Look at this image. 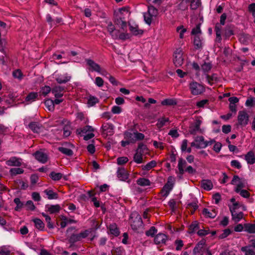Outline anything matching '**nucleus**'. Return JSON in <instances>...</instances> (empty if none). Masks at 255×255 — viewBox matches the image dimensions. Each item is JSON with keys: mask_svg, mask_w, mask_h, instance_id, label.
<instances>
[{"mask_svg": "<svg viewBox=\"0 0 255 255\" xmlns=\"http://www.w3.org/2000/svg\"><path fill=\"white\" fill-rule=\"evenodd\" d=\"M130 225L132 230H137L142 225V221L141 216L136 213L131 215Z\"/></svg>", "mask_w": 255, "mask_h": 255, "instance_id": "obj_1", "label": "nucleus"}, {"mask_svg": "<svg viewBox=\"0 0 255 255\" xmlns=\"http://www.w3.org/2000/svg\"><path fill=\"white\" fill-rule=\"evenodd\" d=\"M247 183L246 180L244 179H241L238 175H234L231 184L236 185L237 187L235 191L239 193L242 188L245 187V184Z\"/></svg>", "mask_w": 255, "mask_h": 255, "instance_id": "obj_2", "label": "nucleus"}, {"mask_svg": "<svg viewBox=\"0 0 255 255\" xmlns=\"http://www.w3.org/2000/svg\"><path fill=\"white\" fill-rule=\"evenodd\" d=\"M184 61L183 57V51L181 48L177 49L173 54V62L175 66L179 67L181 66Z\"/></svg>", "mask_w": 255, "mask_h": 255, "instance_id": "obj_3", "label": "nucleus"}, {"mask_svg": "<svg viewBox=\"0 0 255 255\" xmlns=\"http://www.w3.org/2000/svg\"><path fill=\"white\" fill-rule=\"evenodd\" d=\"M202 124V121L197 118L194 122L191 124L189 128V132L190 134L195 135L198 132H201L200 126Z\"/></svg>", "mask_w": 255, "mask_h": 255, "instance_id": "obj_4", "label": "nucleus"}, {"mask_svg": "<svg viewBox=\"0 0 255 255\" xmlns=\"http://www.w3.org/2000/svg\"><path fill=\"white\" fill-rule=\"evenodd\" d=\"M190 89L191 93L194 95L201 94L205 90L203 85L196 82H192L190 84Z\"/></svg>", "mask_w": 255, "mask_h": 255, "instance_id": "obj_5", "label": "nucleus"}, {"mask_svg": "<svg viewBox=\"0 0 255 255\" xmlns=\"http://www.w3.org/2000/svg\"><path fill=\"white\" fill-rule=\"evenodd\" d=\"M174 186V178L172 176L168 178L167 183L164 185L161 192L163 193L164 196H167L170 191L172 189Z\"/></svg>", "mask_w": 255, "mask_h": 255, "instance_id": "obj_6", "label": "nucleus"}, {"mask_svg": "<svg viewBox=\"0 0 255 255\" xmlns=\"http://www.w3.org/2000/svg\"><path fill=\"white\" fill-rule=\"evenodd\" d=\"M206 250L205 241L202 240L194 248L193 254L195 255H202Z\"/></svg>", "mask_w": 255, "mask_h": 255, "instance_id": "obj_7", "label": "nucleus"}, {"mask_svg": "<svg viewBox=\"0 0 255 255\" xmlns=\"http://www.w3.org/2000/svg\"><path fill=\"white\" fill-rule=\"evenodd\" d=\"M87 65L88 66V69L91 72H97L98 73H101V67L100 66L96 63L94 61L90 59H86Z\"/></svg>", "mask_w": 255, "mask_h": 255, "instance_id": "obj_8", "label": "nucleus"}, {"mask_svg": "<svg viewBox=\"0 0 255 255\" xmlns=\"http://www.w3.org/2000/svg\"><path fill=\"white\" fill-rule=\"evenodd\" d=\"M114 22L123 29L127 27V22L123 13H121L116 15L114 18Z\"/></svg>", "mask_w": 255, "mask_h": 255, "instance_id": "obj_9", "label": "nucleus"}, {"mask_svg": "<svg viewBox=\"0 0 255 255\" xmlns=\"http://www.w3.org/2000/svg\"><path fill=\"white\" fill-rule=\"evenodd\" d=\"M238 123L242 126H246L249 121V116L245 111H240L238 117Z\"/></svg>", "mask_w": 255, "mask_h": 255, "instance_id": "obj_10", "label": "nucleus"}, {"mask_svg": "<svg viewBox=\"0 0 255 255\" xmlns=\"http://www.w3.org/2000/svg\"><path fill=\"white\" fill-rule=\"evenodd\" d=\"M33 156L39 162L45 163L48 159L47 154L42 151H36L33 154Z\"/></svg>", "mask_w": 255, "mask_h": 255, "instance_id": "obj_11", "label": "nucleus"}, {"mask_svg": "<svg viewBox=\"0 0 255 255\" xmlns=\"http://www.w3.org/2000/svg\"><path fill=\"white\" fill-rule=\"evenodd\" d=\"M29 128L35 133H40L43 131V126L37 122H31L29 125Z\"/></svg>", "mask_w": 255, "mask_h": 255, "instance_id": "obj_12", "label": "nucleus"}, {"mask_svg": "<svg viewBox=\"0 0 255 255\" xmlns=\"http://www.w3.org/2000/svg\"><path fill=\"white\" fill-rule=\"evenodd\" d=\"M21 159L13 156L6 161V164L9 166H20L21 165Z\"/></svg>", "mask_w": 255, "mask_h": 255, "instance_id": "obj_13", "label": "nucleus"}, {"mask_svg": "<svg viewBox=\"0 0 255 255\" xmlns=\"http://www.w3.org/2000/svg\"><path fill=\"white\" fill-rule=\"evenodd\" d=\"M103 132L107 135H111L113 133L114 126L112 124L105 123L102 125Z\"/></svg>", "mask_w": 255, "mask_h": 255, "instance_id": "obj_14", "label": "nucleus"}, {"mask_svg": "<svg viewBox=\"0 0 255 255\" xmlns=\"http://www.w3.org/2000/svg\"><path fill=\"white\" fill-rule=\"evenodd\" d=\"M118 177L122 181H126L128 178V173L124 168H119L117 171Z\"/></svg>", "mask_w": 255, "mask_h": 255, "instance_id": "obj_15", "label": "nucleus"}, {"mask_svg": "<svg viewBox=\"0 0 255 255\" xmlns=\"http://www.w3.org/2000/svg\"><path fill=\"white\" fill-rule=\"evenodd\" d=\"M64 89L60 86H55L52 89L51 92L56 98H61L63 96L62 92Z\"/></svg>", "mask_w": 255, "mask_h": 255, "instance_id": "obj_16", "label": "nucleus"}, {"mask_svg": "<svg viewBox=\"0 0 255 255\" xmlns=\"http://www.w3.org/2000/svg\"><path fill=\"white\" fill-rule=\"evenodd\" d=\"M167 239V237L166 235L159 233L155 237L154 241L156 244L159 245L165 244Z\"/></svg>", "mask_w": 255, "mask_h": 255, "instance_id": "obj_17", "label": "nucleus"}, {"mask_svg": "<svg viewBox=\"0 0 255 255\" xmlns=\"http://www.w3.org/2000/svg\"><path fill=\"white\" fill-rule=\"evenodd\" d=\"M115 27L111 21H110L108 23L107 30L111 35L113 39H116L118 37V33H114V32L115 30Z\"/></svg>", "mask_w": 255, "mask_h": 255, "instance_id": "obj_18", "label": "nucleus"}, {"mask_svg": "<svg viewBox=\"0 0 255 255\" xmlns=\"http://www.w3.org/2000/svg\"><path fill=\"white\" fill-rule=\"evenodd\" d=\"M201 186L204 189L209 191L213 188V185L211 180L203 179L201 181Z\"/></svg>", "mask_w": 255, "mask_h": 255, "instance_id": "obj_19", "label": "nucleus"}, {"mask_svg": "<svg viewBox=\"0 0 255 255\" xmlns=\"http://www.w3.org/2000/svg\"><path fill=\"white\" fill-rule=\"evenodd\" d=\"M47 211L50 214H55L58 213L60 210V206L57 204L54 205H46Z\"/></svg>", "mask_w": 255, "mask_h": 255, "instance_id": "obj_20", "label": "nucleus"}, {"mask_svg": "<svg viewBox=\"0 0 255 255\" xmlns=\"http://www.w3.org/2000/svg\"><path fill=\"white\" fill-rule=\"evenodd\" d=\"M245 159L249 164H253L255 163V156L252 151L248 152L245 155Z\"/></svg>", "mask_w": 255, "mask_h": 255, "instance_id": "obj_21", "label": "nucleus"}, {"mask_svg": "<svg viewBox=\"0 0 255 255\" xmlns=\"http://www.w3.org/2000/svg\"><path fill=\"white\" fill-rule=\"evenodd\" d=\"M202 214L205 217L210 218H214L217 215V213L215 210L210 211L207 208H204L203 210Z\"/></svg>", "mask_w": 255, "mask_h": 255, "instance_id": "obj_22", "label": "nucleus"}, {"mask_svg": "<svg viewBox=\"0 0 255 255\" xmlns=\"http://www.w3.org/2000/svg\"><path fill=\"white\" fill-rule=\"evenodd\" d=\"M44 193L47 196V198L49 200L57 199L58 198V194L54 192L52 190L46 189L44 191Z\"/></svg>", "mask_w": 255, "mask_h": 255, "instance_id": "obj_23", "label": "nucleus"}, {"mask_svg": "<svg viewBox=\"0 0 255 255\" xmlns=\"http://www.w3.org/2000/svg\"><path fill=\"white\" fill-rule=\"evenodd\" d=\"M125 138L128 140L130 143H134L136 141L135 138V132H131L126 131L124 133Z\"/></svg>", "mask_w": 255, "mask_h": 255, "instance_id": "obj_24", "label": "nucleus"}, {"mask_svg": "<svg viewBox=\"0 0 255 255\" xmlns=\"http://www.w3.org/2000/svg\"><path fill=\"white\" fill-rule=\"evenodd\" d=\"M129 28L130 32L134 35H142L143 33V30L140 29L137 25H135L134 26L129 24Z\"/></svg>", "mask_w": 255, "mask_h": 255, "instance_id": "obj_25", "label": "nucleus"}, {"mask_svg": "<svg viewBox=\"0 0 255 255\" xmlns=\"http://www.w3.org/2000/svg\"><path fill=\"white\" fill-rule=\"evenodd\" d=\"M186 165V162L183 158H180L178 160V168L179 174L183 175L184 173V168Z\"/></svg>", "mask_w": 255, "mask_h": 255, "instance_id": "obj_26", "label": "nucleus"}, {"mask_svg": "<svg viewBox=\"0 0 255 255\" xmlns=\"http://www.w3.org/2000/svg\"><path fill=\"white\" fill-rule=\"evenodd\" d=\"M110 233L115 237H117L120 234V231L117 225L115 223L111 224L109 227Z\"/></svg>", "mask_w": 255, "mask_h": 255, "instance_id": "obj_27", "label": "nucleus"}, {"mask_svg": "<svg viewBox=\"0 0 255 255\" xmlns=\"http://www.w3.org/2000/svg\"><path fill=\"white\" fill-rule=\"evenodd\" d=\"M70 76H68L67 75V74H65L59 75L57 77H56V80L57 83L59 84H63L67 83L70 81Z\"/></svg>", "mask_w": 255, "mask_h": 255, "instance_id": "obj_28", "label": "nucleus"}, {"mask_svg": "<svg viewBox=\"0 0 255 255\" xmlns=\"http://www.w3.org/2000/svg\"><path fill=\"white\" fill-rule=\"evenodd\" d=\"M221 30V26L219 25V23H217L215 27V31L216 32V41L218 42H221L222 40Z\"/></svg>", "mask_w": 255, "mask_h": 255, "instance_id": "obj_29", "label": "nucleus"}, {"mask_svg": "<svg viewBox=\"0 0 255 255\" xmlns=\"http://www.w3.org/2000/svg\"><path fill=\"white\" fill-rule=\"evenodd\" d=\"M231 213L232 217V220L236 223L239 222L243 218L244 214L242 212L237 213L236 211H232Z\"/></svg>", "mask_w": 255, "mask_h": 255, "instance_id": "obj_30", "label": "nucleus"}, {"mask_svg": "<svg viewBox=\"0 0 255 255\" xmlns=\"http://www.w3.org/2000/svg\"><path fill=\"white\" fill-rule=\"evenodd\" d=\"M136 183L141 186H150L151 182L147 178H139L136 180Z\"/></svg>", "mask_w": 255, "mask_h": 255, "instance_id": "obj_31", "label": "nucleus"}, {"mask_svg": "<svg viewBox=\"0 0 255 255\" xmlns=\"http://www.w3.org/2000/svg\"><path fill=\"white\" fill-rule=\"evenodd\" d=\"M58 150L68 156H71L73 154V152L71 149L65 147H58Z\"/></svg>", "mask_w": 255, "mask_h": 255, "instance_id": "obj_32", "label": "nucleus"}, {"mask_svg": "<svg viewBox=\"0 0 255 255\" xmlns=\"http://www.w3.org/2000/svg\"><path fill=\"white\" fill-rule=\"evenodd\" d=\"M156 164L157 163L155 160H152L147 163L146 165H142V169L143 170L148 171L152 168L155 167Z\"/></svg>", "mask_w": 255, "mask_h": 255, "instance_id": "obj_33", "label": "nucleus"}, {"mask_svg": "<svg viewBox=\"0 0 255 255\" xmlns=\"http://www.w3.org/2000/svg\"><path fill=\"white\" fill-rule=\"evenodd\" d=\"M38 97V93L36 92H31L26 97V102H32L35 101Z\"/></svg>", "mask_w": 255, "mask_h": 255, "instance_id": "obj_34", "label": "nucleus"}, {"mask_svg": "<svg viewBox=\"0 0 255 255\" xmlns=\"http://www.w3.org/2000/svg\"><path fill=\"white\" fill-rule=\"evenodd\" d=\"M33 222L35 224V227L38 230L42 231L44 229V224L39 219H35L33 220Z\"/></svg>", "mask_w": 255, "mask_h": 255, "instance_id": "obj_35", "label": "nucleus"}, {"mask_svg": "<svg viewBox=\"0 0 255 255\" xmlns=\"http://www.w3.org/2000/svg\"><path fill=\"white\" fill-rule=\"evenodd\" d=\"M177 104V101L174 99H166L161 102L163 106H174Z\"/></svg>", "mask_w": 255, "mask_h": 255, "instance_id": "obj_36", "label": "nucleus"}, {"mask_svg": "<svg viewBox=\"0 0 255 255\" xmlns=\"http://www.w3.org/2000/svg\"><path fill=\"white\" fill-rule=\"evenodd\" d=\"M91 232L92 229H87L82 231L80 233L77 234L79 236L80 241H81L82 239H85L87 237H88L90 234L91 233Z\"/></svg>", "mask_w": 255, "mask_h": 255, "instance_id": "obj_37", "label": "nucleus"}, {"mask_svg": "<svg viewBox=\"0 0 255 255\" xmlns=\"http://www.w3.org/2000/svg\"><path fill=\"white\" fill-rule=\"evenodd\" d=\"M245 231L249 233H255V224H245Z\"/></svg>", "mask_w": 255, "mask_h": 255, "instance_id": "obj_38", "label": "nucleus"}, {"mask_svg": "<svg viewBox=\"0 0 255 255\" xmlns=\"http://www.w3.org/2000/svg\"><path fill=\"white\" fill-rule=\"evenodd\" d=\"M13 202L16 205L14 210L16 211H19L24 206V204L22 202L19 198H16L14 199Z\"/></svg>", "mask_w": 255, "mask_h": 255, "instance_id": "obj_39", "label": "nucleus"}, {"mask_svg": "<svg viewBox=\"0 0 255 255\" xmlns=\"http://www.w3.org/2000/svg\"><path fill=\"white\" fill-rule=\"evenodd\" d=\"M199 229V223L197 221L193 222L189 227V233H193L196 230Z\"/></svg>", "mask_w": 255, "mask_h": 255, "instance_id": "obj_40", "label": "nucleus"}, {"mask_svg": "<svg viewBox=\"0 0 255 255\" xmlns=\"http://www.w3.org/2000/svg\"><path fill=\"white\" fill-rule=\"evenodd\" d=\"M49 176L53 180L58 181L62 178L63 174L59 172L56 173L55 172L52 171L50 173Z\"/></svg>", "mask_w": 255, "mask_h": 255, "instance_id": "obj_41", "label": "nucleus"}, {"mask_svg": "<svg viewBox=\"0 0 255 255\" xmlns=\"http://www.w3.org/2000/svg\"><path fill=\"white\" fill-rule=\"evenodd\" d=\"M206 79L209 84L212 85L214 82L218 81V78L216 74H213L211 76L206 75Z\"/></svg>", "mask_w": 255, "mask_h": 255, "instance_id": "obj_42", "label": "nucleus"}, {"mask_svg": "<svg viewBox=\"0 0 255 255\" xmlns=\"http://www.w3.org/2000/svg\"><path fill=\"white\" fill-rule=\"evenodd\" d=\"M44 104L48 110L49 111H53L54 110V105L52 100L49 99L46 100Z\"/></svg>", "mask_w": 255, "mask_h": 255, "instance_id": "obj_43", "label": "nucleus"}, {"mask_svg": "<svg viewBox=\"0 0 255 255\" xmlns=\"http://www.w3.org/2000/svg\"><path fill=\"white\" fill-rule=\"evenodd\" d=\"M69 243L73 245L74 243L81 241L77 234H72L68 239Z\"/></svg>", "mask_w": 255, "mask_h": 255, "instance_id": "obj_44", "label": "nucleus"}, {"mask_svg": "<svg viewBox=\"0 0 255 255\" xmlns=\"http://www.w3.org/2000/svg\"><path fill=\"white\" fill-rule=\"evenodd\" d=\"M169 121V118L162 117L161 118L157 120V123L156 125L158 128H161L165 125L166 123L168 122Z\"/></svg>", "mask_w": 255, "mask_h": 255, "instance_id": "obj_45", "label": "nucleus"}, {"mask_svg": "<svg viewBox=\"0 0 255 255\" xmlns=\"http://www.w3.org/2000/svg\"><path fill=\"white\" fill-rule=\"evenodd\" d=\"M193 43L196 49L200 48L202 47L201 39L199 35H195Z\"/></svg>", "mask_w": 255, "mask_h": 255, "instance_id": "obj_46", "label": "nucleus"}, {"mask_svg": "<svg viewBox=\"0 0 255 255\" xmlns=\"http://www.w3.org/2000/svg\"><path fill=\"white\" fill-rule=\"evenodd\" d=\"M241 251L245 253V255H255V252L251 249L250 247L245 246L241 248Z\"/></svg>", "mask_w": 255, "mask_h": 255, "instance_id": "obj_47", "label": "nucleus"}, {"mask_svg": "<svg viewBox=\"0 0 255 255\" xmlns=\"http://www.w3.org/2000/svg\"><path fill=\"white\" fill-rule=\"evenodd\" d=\"M142 155L143 154L138 152L136 151V152L133 156V160L134 162L138 164L142 163L143 161Z\"/></svg>", "mask_w": 255, "mask_h": 255, "instance_id": "obj_48", "label": "nucleus"}, {"mask_svg": "<svg viewBox=\"0 0 255 255\" xmlns=\"http://www.w3.org/2000/svg\"><path fill=\"white\" fill-rule=\"evenodd\" d=\"M147 12L151 16H153L154 17H155L158 14V10L152 5L148 6Z\"/></svg>", "mask_w": 255, "mask_h": 255, "instance_id": "obj_49", "label": "nucleus"}, {"mask_svg": "<svg viewBox=\"0 0 255 255\" xmlns=\"http://www.w3.org/2000/svg\"><path fill=\"white\" fill-rule=\"evenodd\" d=\"M143 16L145 23L148 25H150L152 22L153 17H154L151 16L148 12L144 13Z\"/></svg>", "mask_w": 255, "mask_h": 255, "instance_id": "obj_50", "label": "nucleus"}, {"mask_svg": "<svg viewBox=\"0 0 255 255\" xmlns=\"http://www.w3.org/2000/svg\"><path fill=\"white\" fill-rule=\"evenodd\" d=\"M10 173L11 175H16L17 174H20L23 173L24 170L23 169L20 168H11L10 171Z\"/></svg>", "mask_w": 255, "mask_h": 255, "instance_id": "obj_51", "label": "nucleus"}, {"mask_svg": "<svg viewBox=\"0 0 255 255\" xmlns=\"http://www.w3.org/2000/svg\"><path fill=\"white\" fill-rule=\"evenodd\" d=\"M157 230L155 228V227L154 226H152L149 229V230L146 231L145 232V235L148 237L150 236V237H153L154 236V235H155V234H156L157 233Z\"/></svg>", "mask_w": 255, "mask_h": 255, "instance_id": "obj_52", "label": "nucleus"}, {"mask_svg": "<svg viewBox=\"0 0 255 255\" xmlns=\"http://www.w3.org/2000/svg\"><path fill=\"white\" fill-rule=\"evenodd\" d=\"M147 148L146 145H145V144H144L142 143H139V144L138 145V148L136 149V151L138 152H139L141 154H143L144 153L145 151H147Z\"/></svg>", "mask_w": 255, "mask_h": 255, "instance_id": "obj_53", "label": "nucleus"}, {"mask_svg": "<svg viewBox=\"0 0 255 255\" xmlns=\"http://www.w3.org/2000/svg\"><path fill=\"white\" fill-rule=\"evenodd\" d=\"M212 66V65L211 63H210L209 62H208V63L205 62L201 66V68H202V70L204 72H208L211 69Z\"/></svg>", "mask_w": 255, "mask_h": 255, "instance_id": "obj_54", "label": "nucleus"}, {"mask_svg": "<svg viewBox=\"0 0 255 255\" xmlns=\"http://www.w3.org/2000/svg\"><path fill=\"white\" fill-rule=\"evenodd\" d=\"M25 205L27 210L34 211L35 209V206L31 200L27 201Z\"/></svg>", "mask_w": 255, "mask_h": 255, "instance_id": "obj_55", "label": "nucleus"}, {"mask_svg": "<svg viewBox=\"0 0 255 255\" xmlns=\"http://www.w3.org/2000/svg\"><path fill=\"white\" fill-rule=\"evenodd\" d=\"M98 102L99 100L97 98L94 96H90L88 99V104L90 106H93Z\"/></svg>", "mask_w": 255, "mask_h": 255, "instance_id": "obj_56", "label": "nucleus"}, {"mask_svg": "<svg viewBox=\"0 0 255 255\" xmlns=\"http://www.w3.org/2000/svg\"><path fill=\"white\" fill-rule=\"evenodd\" d=\"M200 4V0H191V7L193 9H197Z\"/></svg>", "mask_w": 255, "mask_h": 255, "instance_id": "obj_57", "label": "nucleus"}, {"mask_svg": "<svg viewBox=\"0 0 255 255\" xmlns=\"http://www.w3.org/2000/svg\"><path fill=\"white\" fill-rule=\"evenodd\" d=\"M231 233L230 229H227L223 231V232L219 236V238L222 239L228 237Z\"/></svg>", "mask_w": 255, "mask_h": 255, "instance_id": "obj_58", "label": "nucleus"}, {"mask_svg": "<svg viewBox=\"0 0 255 255\" xmlns=\"http://www.w3.org/2000/svg\"><path fill=\"white\" fill-rule=\"evenodd\" d=\"M52 89L49 86H45L41 88V92L42 93V94L45 96H46L48 93L51 91Z\"/></svg>", "mask_w": 255, "mask_h": 255, "instance_id": "obj_59", "label": "nucleus"}, {"mask_svg": "<svg viewBox=\"0 0 255 255\" xmlns=\"http://www.w3.org/2000/svg\"><path fill=\"white\" fill-rule=\"evenodd\" d=\"M128 158L127 157H120L117 158V163L119 165H122L128 161Z\"/></svg>", "mask_w": 255, "mask_h": 255, "instance_id": "obj_60", "label": "nucleus"}, {"mask_svg": "<svg viewBox=\"0 0 255 255\" xmlns=\"http://www.w3.org/2000/svg\"><path fill=\"white\" fill-rule=\"evenodd\" d=\"M195 141L198 145H202L203 143H206V141L203 136H198L196 137Z\"/></svg>", "mask_w": 255, "mask_h": 255, "instance_id": "obj_61", "label": "nucleus"}, {"mask_svg": "<svg viewBox=\"0 0 255 255\" xmlns=\"http://www.w3.org/2000/svg\"><path fill=\"white\" fill-rule=\"evenodd\" d=\"M12 75L15 78L21 79L22 76V74L20 70L17 69L13 72Z\"/></svg>", "mask_w": 255, "mask_h": 255, "instance_id": "obj_62", "label": "nucleus"}, {"mask_svg": "<svg viewBox=\"0 0 255 255\" xmlns=\"http://www.w3.org/2000/svg\"><path fill=\"white\" fill-rule=\"evenodd\" d=\"M95 83L97 86L101 87L104 85V80L102 78L97 77L95 78Z\"/></svg>", "mask_w": 255, "mask_h": 255, "instance_id": "obj_63", "label": "nucleus"}, {"mask_svg": "<svg viewBox=\"0 0 255 255\" xmlns=\"http://www.w3.org/2000/svg\"><path fill=\"white\" fill-rule=\"evenodd\" d=\"M249 11L252 12L253 16L255 17V3H252L249 5Z\"/></svg>", "mask_w": 255, "mask_h": 255, "instance_id": "obj_64", "label": "nucleus"}]
</instances>
